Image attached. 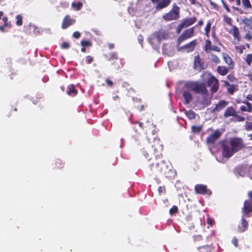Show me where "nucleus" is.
Returning <instances> with one entry per match:
<instances>
[{
  "label": "nucleus",
  "mask_w": 252,
  "mask_h": 252,
  "mask_svg": "<svg viewBox=\"0 0 252 252\" xmlns=\"http://www.w3.org/2000/svg\"><path fill=\"white\" fill-rule=\"evenodd\" d=\"M148 160H152L147 168V172L149 175L161 174L166 177L169 176L170 172H172L171 166L169 163L162 159V157L160 158L154 157Z\"/></svg>",
  "instance_id": "1"
},
{
  "label": "nucleus",
  "mask_w": 252,
  "mask_h": 252,
  "mask_svg": "<svg viewBox=\"0 0 252 252\" xmlns=\"http://www.w3.org/2000/svg\"><path fill=\"white\" fill-rule=\"evenodd\" d=\"M222 149V156L229 158L235 153L245 148V145L242 138L233 137L229 139V141L223 140L220 142Z\"/></svg>",
  "instance_id": "2"
},
{
  "label": "nucleus",
  "mask_w": 252,
  "mask_h": 252,
  "mask_svg": "<svg viewBox=\"0 0 252 252\" xmlns=\"http://www.w3.org/2000/svg\"><path fill=\"white\" fill-rule=\"evenodd\" d=\"M185 87L195 94H200L202 97L200 103L204 107H207L210 104L211 98L209 96L208 90L203 83H200L199 81H188L185 84Z\"/></svg>",
  "instance_id": "3"
},
{
  "label": "nucleus",
  "mask_w": 252,
  "mask_h": 252,
  "mask_svg": "<svg viewBox=\"0 0 252 252\" xmlns=\"http://www.w3.org/2000/svg\"><path fill=\"white\" fill-rule=\"evenodd\" d=\"M202 81L206 83L207 86L210 87V92L213 94L219 89L220 83L216 78L211 73L208 71H204L201 76Z\"/></svg>",
  "instance_id": "4"
},
{
  "label": "nucleus",
  "mask_w": 252,
  "mask_h": 252,
  "mask_svg": "<svg viewBox=\"0 0 252 252\" xmlns=\"http://www.w3.org/2000/svg\"><path fill=\"white\" fill-rule=\"evenodd\" d=\"M180 8L176 3H174L171 9L167 13L164 14L162 18L165 21L168 22L176 20L180 18Z\"/></svg>",
  "instance_id": "5"
},
{
  "label": "nucleus",
  "mask_w": 252,
  "mask_h": 252,
  "mask_svg": "<svg viewBox=\"0 0 252 252\" xmlns=\"http://www.w3.org/2000/svg\"><path fill=\"white\" fill-rule=\"evenodd\" d=\"M154 157L160 158L162 157L163 146L158 138H155L152 145Z\"/></svg>",
  "instance_id": "6"
},
{
  "label": "nucleus",
  "mask_w": 252,
  "mask_h": 252,
  "mask_svg": "<svg viewBox=\"0 0 252 252\" xmlns=\"http://www.w3.org/2000/svg\"><path fill=\"white\" fill-rule=\"evenodd\" d=\"M194 27L184 31L179 36L177 40V45L179 46L180 44L184 41L193 37L195 35Z\"/></svg>",
  "instance_id": "7"
},
{
  "label": "nucleus",
  "mask_w": 252,
  "mask_h": 252,
  "mask_svg": "<svg viewBox=\"0 0 252 252\" xmlns=\"http://www.w3.org/2000/svg\"><path fill=\"white\" fill-rule=\"evenodd\" d=\"M152 3L155 5L156 10H160L167 7L170 4L171 0H151Z\"/></svg>",
  "instance_id": "8"
},
{
  "label": "nucleus",
  "mask_w": 252,
  "mask_h": 252,
  "mask_svg": "<svg viewBox=\"0 0 252 252\" xmlns=\"http://www.w3.org/2000/svg\"><path fill=\"white\" fill-rule=\"evenodd\" d=\"M194 190L197 194L208 195L212 194V191L207 188L206 185L203 184L196 185L194 187Z\"/></svg>",
  "instance_id": "9"
},
{
  "label": "nucleus",
  "mask_w": 252,
  "mask_h": 252,
  "mask_svg": "<svg viewBox=\"0 0 252 252\" xmlns=\"http://www.w3.org/2000/svg\"><path fill=\"white\" fill-rule=\"evenodd\" d=\"M242 213L243 216L246 217H250L251 213H252V203L249 200H246L244 202L243 207L242 208Z\"/></svg>",
  "instance_id": "10"
},
{
  "label": "nucleus",
  "mask_w": 252,
  "mask_h": 252,
  "mask_svg": "<svg viewBox=\"0 0 252 252\" xmlns=\"http://www.w3.org/2000/svg\"><path fill=\"white\" fill-rule=\"evenodd\" d=\"M204 63L198 54L194 57L193 68L195 70L201 71L204 69Z\"/></svg>",
  "instance_id": "11"
},
{
  "label": "nucleus",
  "mask_w": 252,
  "mask_h": 252,
  "mask_svg": "<svg viewBox=\"0 0 252 252\" xmlns=\"http://www.w3.org/2000/svg\"><path fill=\"white\" fill-rule=\"evenodd\" d=\"M197 40L194 39L189 43L182 46L180 49L179 50L185 51L188 53L191 52L194 50L195 47L197 44Z\"/></svg>",
  "instance_id": "12"
},
{
  "label": "nucleus",
  "mask_w": 252,
  "mask_h": 252,
  "mask_svg": "<svg viewBox=\"0 0 252 252\" xmlns=\"http://www.w3.org/2000/svg\"><path fill=\"white\" fill-rule=\"evenodd\" d=\"M76 22V20L72 19L69 15H66L63 19L62 28L66 29Z\"/></svg>",
  "instance_id": "13"
},
{
  "label": "nucleus",
  "mask_w": 252,
  "mask_h": 252,
  "mask_svg": "<svg viewBox=\"0 0 252 252\" xmlns=\"http://www.w3.org/2000/svg\"><path fill=\"white\" fill-rule=\"evenodd\" d=\"M220 135L221 133L219 130H215L214 133L209 135L207 138L206 141L207 143L214 145Z\"/></svg>",
  "instance_id": "14"
},
{
  "label": "nucleus",
  "mask_w": 252,
  "mask_h": 252,
  "mask_svg": "<svg viewBox=\"0 0 252 252\" xmlns=\"http://www.w3.org/2000/svg\"><path fill=\"white\" fill-rule=\"evenodd\" d=\"M228 104V102L224 100H220L212 110V113H218L223 109Z\"/></svg>",
  "instance_id": "15"
},
{
  "label": "nucleus",
  "mask_w": 252,
  "mask_h": 252,
  "mask_svg": "<svg viewBox=\"0 0 252 252\" xmlns=\"http://www.w3.org/2000/svg\"><path fill=\"white\" fill-rule=\"evenodd\" d=\"M198 252H215V247L212 244H206L197 248Z\"/></svg>",
  "instance_id": "16"
},
{
  "label": "nucleus",
  "mask_w": 252,
  "mask_h": 252,
  "mask_svg": "<svg viewBox=\"0 0 252 252\" xmlns=\"http://www.w3.org/2000/svg\"><path fill=\"white\" fill-rule=\"evenodd\" d=\"M154 37L157 39L158 41L165 39L168 37V34L165 31L159 30L153 33Z\"/></svg>",
  "instance_id": "17"
},
{
  "label": "nucleus",
  "mask_w": 252,
  "mask_h": 252,
  "mask_svg": "<svg viewBox=\"0 0 252 252\" xmlns=\"http://www.w3.org/2000/svg\"><path fill=\"white\" fill-rule=\"evenodd\" d=\"M237 113L236 110L233 106H229L226 108L223 113L224 118L234 117Z\"/></svg>",
  "instance_id": "18"
},
{
  "label": "nucleus",
  "mask_w": 252,
  "mask_h": 252,
  "mask_svg": "<svg viewBox=\"0 0 252 252\" xmlns=\"http://www.w3.org/2000/svg\"><path fill=\"white\" fill-rule=\"evenodd\" d=\"M241 220V223L238 226V231L242 233L248 229L249 224L244 216L242 217Z\"/></svg>",
  "instance_id": "19"
},
{
  "label": "nucleus",
  "mask_w": 252,
  "mask_h": 252,
  "mask_svg": "<svg viewBox=\"0 0 252 252\" xmlns=\"http://www.w3.org/2000/svg\"><path fill=\"white\" fill-rule=\"evenodd\" d=\"M231 27V29L228 31V32L232 34L235 39H237L238 41H240L241 38L239 29L234 25L232 26Z\"/></svg>",
  "instance_id": "20"
},
{
  "label": "nucleus",
  "mask_w": 252,
  "mask_h": 252,
  "mask_svg": "<svg viewBox=\"0 0 252 252\" xmlns=\"http://www.w3.org/2000/svg\"><path fill=\"white\" fill-rule=\"evenodd\" d=\"M196 20L197 19L195 17H188L184 19L182 23L185 27H187L195 23Z\"/></svg>",
  "instance_id": "21"
},
{
  "label": "nucleus",
  "mask_w": 252,
  "mask_h": 252,
  "mask_svg": "<svg viewBox=\"0 0 252 252\" xmlns=\"http://www.w3.org/2000/svg\"><path fill=\"white\" fill-rule=\"evenodd\" d=\"M242 103L245 104L246 106L243 105L241 106L240 107V110L241 111L248 112L250 113L252 112V104H251L247 100L242 101Z\"/></svg>",
  "instance_id": "22"
},
{
  "label": "nucleus",
  "mask_w": 252,
  "mask_h": 252,
  "mask_svg": "<svg viewBox=\"0 0 252 252\" xmlns=\"http://www.w3.org/2000/svg\"><path fill=\"white\" fill-rule=\"evenodd\" d=\"M183 96L185 99L184 104L186 105L189 104L193 99L192 95L189 91H184Z\"/></svg>",
  "instance_id": "23"
},
{
  "label": "nucleus",
  "mask_w": 252,
  "mask_h": 252,
  "mask_svg": "<svg viewBox=\"0 0 252 252\" xmlns=\"http://www.w3.org/2000/svg\"><path fill=\"white\" fill-rule=\"evenodd\" d=\"M68 90L66 91L67 94L70 96H75L77 94V91L75 89V86L71 84L68 86Z\"/></svg>",
  "instance_id": "24"
},
{
  "label": "nucleus",
  "mask_w": 252,
  "mask_h": 252,
  "mask_svg": "<svg viewBox=\"0 0 252 252\" xmlns=\"http://www.w3.org/2000/svg\"><path fill=\"white\" fill-rule=\"evenodd\" d=\"M223 58L225 62L230 66V68H232L233 66L234 65V62L230 57L227 54H224Z\"/></svg>",
  "instance_id": "25"
},
{
  "label": "nucleus",
  "mask_w": 252,
  "mask_h": 252,
  "mask_svg": "<svg viewBox=\"0 0 252 252\" xmlns=\"http://www.w3.org/2000/svg\"><path fill=\"white\" fill-rule=\"evenodd\" d=\"M217 69L219 74L221 76L225 75L228 71V69L226 67L222 66H218Z\"/></svg>",
  "instance_id": "26"
},
{
  "label": "nucleus",
  "mask_w": 252,
  "mask_h": 252,
  "mask_svg": "<svg viewBox=\"0 0 252 252\" xmlns=\"http://www.w3.org/2000/svg\"><path fill=\"white\" fill-rule=\"evenodd\" d=\"M208 59L212 63H215L216 64H218L220 63V62L218 57L212 53L209 55Z\"/></svg>",
  "instance_id": "27"
},
{
  "label": "nucleus",
  "mask_w": 252,
  "mask_h": 252,
  "mask_svg": "<svg viewBox=\"0 0 252 252\" xmlns=\"http://www.w3.org/2000/svg\"><path fill=\"white\" fill-rule=\"evenodd\" d=\"M212 25V22L211 20L207 21L206 25L205 28V34L207 37H209V33L210 32L211 28Z\"/></svg>",
  "instance_id": "28"
},
{
  "label": "nucleus",
  "mask_w": 252,
  "mask_h": 252,
  "mask_svg": "<svg viewBox=\"0 0 252 252\" xmlns=\"http://www.w3.org/2000/svg\"><path fill=\"white\" fill-rule=\"evenodd\" d=\"M237 85L231 84L228 88H227V92L229 94L232 95L235 91H237Z\"/></svg>",
  "instance_id": "29"
},
{
  "label": "nucleus",
  "mask_w": 252,
  "mask_h": 252,
  "mask_svg": "<svg viewBox=\"0 0 252 252\" xmlns=\"http://www.w3.org/2000/svg\"><path fill=\"white\" fill-rule=\"evenodd\" d=\"M213 46L211 45V41L209 39H206L205 40V44L204 46V51L206 53H209L211 51V49Z\"/></svg>",
  "instance_id": "30"
},
{
  "label": "nucleus",
  "mask_w": 252,
  "mask_h": 252,
  "mask_svg": "<svg viewBox=\"0 0 252 252\" xmlns=\"http://www.w3.org/2000/svg\"><path fill=\"white\" fill-rule=\"evenodd\" d=\"M105 56L109 61L117 60L118 59V56L116 52H111L109 54V56Z\"/></svg>",
  "instance_id": "31"
},
{
  "label": "nucleus",
  "mask_w": 252,
  "mask_h": 252,
  "mask_svg": "<svg viewBox=\"0 0 252 252\" xmlns=\"http://www.w3.org/2000/svg\"><path fill=\"white\" fill-rule=\"evenodd\" d=\"M243 7L245 9H250L252 7L250 0H242Z\"/></svg>",
  "instance_id": "32"
},
{
  "label": "nucleus",
  "mask_w": 252,
  "mask_h": 252,
  "mask_svg": "<svg viewBox=\"0 0 252 252\" xmlns=\"http://www.w3.org/2000/svg\"><path fill=\"white\" fill-rule=\"evenodd\" d=\"M242 22L246 26L251 27L252 26V16L250 18H244Z\"/></svg>",
  "instance_id": "33"
},
{
  "label": "nucleus",
  "mask_w": 252,
  "mask_h": 252,
  "mask_svg": "<svg viewBox=\"0 0 252 252\" xmlns=\"http://www.w3.org/2000/svg\"><path fill=\"white\" fill-rule=\"evenodd\" d=\"M64 166V164L63 163L62 160L57 159L55 161V168L57 169H62Z\"/></svg>",
  "instance_id": "34"
},
{
  "label": "nucleus",
  "mask_w": 252,
  "mask_h": 252,
  "mask_svg": "<svg viewBox=\"0 0 252 252\" xmlns=\"http://www.w3.org/2000/svg\"><path fill=\"white\" fill-rule=\"evenodd\" d=\"M245 119L246 118L244 117L238 115L237 113L236 115L233 117V121L235 122H244Z\"/></svg>",
  "instance_id": "35"
},
{
  "label": "nucleus",
  "mask_w": 252,
  "mask_h": 252,
  "mask_svg": "<svg viewBox=\"0 0 252 252\" xmlns=\"http://www.w3.org/2000/svg\"><path fill=\"white\" fill-rule=\"evenodd\" d=\"M71 6L73 8H75L76 10L78 11L80 10L83 6L82 2L79 1L77 2H72Z\"/></svg>",
  "instance_id": "36"
},
{
  "label": "nucleus",
  "mask_w": 252,
  "mask_h": 252,
  "mask_svg": "<svg viewBox=\"0 0 252 252\" xmlns=\"http://www.w3.org/2000/svg\"><path fill=\"white\" fill-rule=\"evenodd\" d=\"M185 114L188 118L190 120L194 119L195 118V114L192 110L186 111Z\"/></svg>",
  "instance_id": "37"
},
{
  "label": "nucleus",
  "mask_w": 252,
  "mask_h": 252,
  "mask_svg": "<svg viewBox=\"0 0 252 252\" xmlns=\"http://www.w3.org/2000/svg\"><path fill=\"white\" fill-rule=\"evenodd\" d=\"M223 21L229 26H232V19L227 16L226 15H224L223 16Z\"/></svg>",
  "instance_id": "38"
},
{
  "label": "nucleus",
  "mask_w": 252,
  "mask_h": 252,
  "mask_svg": "<svg viewBox=\"0 0 252 252\" xmlns=\"http://www.w3.org/2000/svg\"><path fill=\"white\" fill-rule=\"evenodd\" d=\"M202 127L201 126H191V130L193 133H199L202 130Z\"/></svg>",
  "instance_id": "39"
},
{
  "label": "nucleus",
  "mask_w": 252,
  "mask_h": 252,
  "mask_svg": "<svg viewBox=\"0 0 252 252\" xmlns=\"http://www.w3.org/2000/svg\"><path fill=\"white\" fill-rule=\"evenodd\" d=\"M81 45L83 47H91L92 46V43L89 40H82L80 42Z\"/></svg>",
  "instance_id": "40"
},
{
  "label": "nucleus",
  "mask_w": 252,
  "mask_h": 252,
  "mask_svg": "<svg viewBox=\"0 0 252 252\" xmlns=\"http://www.w3.org/2000/svg\"><path fill=\"white\" fill-rule=\"evenodd\" d=\"M16 25L18 26H21L23 24V17L21 15H18L16 17Z\"/></svg>",
  "instance_id": "41"
},
{
  "label": "nucleus",
  "mask_w": 252,
  "mask_h": 252,
  "mask_svg": "<svg viewBox=\"0 0 252 252\" xmlns=\"http://www.w3.org/2000/svg\"><path fill=\"white\" fill-rule=\"evenodd\" d=\"M245 61L248 65H251L252 62V54H249L247 55Z\"/></svg>",
  "instance_id": "42"
},
{
  "label": "nucleus",
  "mask_w": 252,
  "mask_h": 252,
  "mask_svg": "<svg viewBox=\"0 0 252 252\" xmlns=\"http://www.w3.org/2000/svg\"><path fill=\"white\" fill-rule=\"evenodd\" d=\"M2 21L4 22V26L11 27L12 26V24L10 21L8 22V18L6 16H4L2 18Z\"/></svg>",
  "instance_id": "43"
},
{
  "label": "nucleus",
  "mask_w": 252,
  "mask_h": 252,
  "mask_svg": "<svg viewBox=\"0 0 252 252\" xmlns=\"http://www.w3.org/2000/svg\"><path fill=\"white\" fill-rule=\"evenodd\" d=\"M178 212V208L177 206L174 205L172 207V208L169 210V213L171 215L175 214L177 213Z\"/></svg>",
  "instance_id": "44"
},
{
  "label": "nucleus",
  "mask_w": 252,
  "mask_h": 252,
  "mask_svg": "<svg viewBox=\"0 0 252 252\" xmlns=\"http://www.w3.org/2000/svg\"><path fill=\"white\" fill-rule=\"evenodd\" d=\"M235 49L238 53H239V54H242L243 52V50L245 49V48L244 45H241L240 46H236L235 47Z\"/></svg>",
  "instance_id": "45"
},
{
  "label": "nucleus",
  "mask_w": 252,
  "mask_h": 252,
  "mask_svg": "<svg viewBox=\"0 0 252 252\" xmlns=\"http://www.w3.org/2000/svg\"><path fill=\"white\" fill-rule=\"evenodd\" d=\"M245 127L248 131L252 130V122H247L245 125Z\"/></svg>",
  "instance_id": "46"
},
{
  "label": "nucleus",
  "mask_w": 252,
  "mask_h": 252,
  "mask_svg": "<svg viewBox=\"0 0 252 252\" xmlns=\"http://www.w3.org/2000/svg\"><path fill=\"white\" fill-rule=\"evenodd\" d=\"M206 221L208 224L209 225V226L208 227H209V226H213V224L215 223L214 220L210 217H208L207 218Z\"/></svg>",
  "instance_id": "47"
},
{
  "label": "nucleus",
  "mask_w": 252,
  "mask_h": 252,
  "mask_svg": "<svg viewBox=\"0 0 252 252\" xmlns=\"http://www.w3.org/2000/svg\"><path fill=\"white\" fill-rule=\"evenodd\" d=\"M86 60L87 63L90 64L93 62L94 58L93 57H92L91 56H87L86 57Z\"/></svg>",
  "instance_id": "48"
},
{
  "label": "nucleus",
  "mask_w": 252,
  "mask_h": 252,
  "mask_svg": "<svg viewBox=\"0 0 252 252\" xmlns=\"http://www.w3.org/2000/svg\"><path fill=\"white\" fill-rule=\"evenodd\" d=\"M227 78L230 82H234L236 80L235 77L233 75H232V74H228L227 76Z\"/></svg>",
  "instance_id": "49"
},
{
  "label": "nucleus",
  "mask_w": 252,
  "mask_h": 252,
  "mask_svg": "<svg viewBox=\"0 0 252 252\" xmlns=\"http://www.w3.org/2000/svg\"><path fill=\"white\" fill-rule=\"evenodd\" d=\"M184 28H185V26L183 25L182 23L181 22L177 27V32L179 33Z\"/></svg>",
  "instance_id": "50"
},
{
  "label": "nucleus",
  "mask_w": 252,
  "mask_h": 252,
  "mask_svg": "<svg viewBox=\"0 0 252 252\" xmlns=\"http://www.w3.org/2000/svg\"><path fill=\"white\" fill-rule=\"evenodd\" d=\"M146 107H147V105L143 104L139 106H137V108L139 111H144Z\"/></svg>",
  "instance_id": "51"
},
{
  "label": "nucleus",
  "mask_w": 252,
  "mask_h": 252,
  "mask_svg": "<svg viewBox=\"0 0 252 252\" xmlns=\"http://www.w3.org/2000/svg\"><path fill=\"white\" fill-rule=\"evenodd\" d=\"M142 154L144 156V157L145 158L147 159V160L148 159H150V158H154V157H149V155L148 153L145 150H143L142 151Z\"/></svg>",
  "instance_id": "52"
},
{
  "label": "nucleus",
  "mask_w": 252,
  "mask_h": 252,
  "mask_svg": "<svg viewBox=\"0 0 252 252\" xmlns=\"http://www.w3.org/2000/svg\"><path fill=\"white\" fill-rule=\"evenodd\" d=\"M69 47V44L66 42H63L62 45V48L63 49H68Z\"/></svg>",
  "instance_id": "53"
},
{
  "label": "nucleus",
  "mask_w": 252,
  "mask_h": 252,
  "mask_svg": "<svg viewBox=\"0 0 252 252\" xmlns=\"http://www.w3.org/2000/svg\"><path fill=\"white\" fill-rule=\"evenodd\" d=\"M80 36H81V34L78 31H76V32H74L73 33V36L75 38L78 39V38H79L80 37Z\"/></svg>",
  "instance_id": "54"
},
{
  "label": "nucleus",
  "mask_w": 252,
  "mask_h": 252,
  "mask_svg": "<svg viewBox=\"0 0 252 252\" xmlns=\"http://www.w3.org/2000/svg\"><path fill=\"white\" fill-rule=\"evenodd\" d=\"M105 82L107 84V85L109 86V87H112L114 83L112 81H111L110 79H109V78H107L105 80Z\"/></svg>",
  "instance_id": "55"
},
{
  "label": "nucleus",
  "mask_w": 252,
  "mask_h": 252,
  "mask_svg": "<svg viewBox=\"0 0 252 252\" xmlns=\"http://www.w3.org/2000/svg\"><path fill=\"white\" fill-rule=\"evenodd\" d=\"M211 50L220 52V48L217 46H213L211 49Z\"/></svg>",
  "instance_id": "56"
},
{
  "label": "nucleus",
  "mask_w": 252,
  "mask_h": 252,
  "mask_svg": "<svg viewBox=\"0 0 252 252\" xmlns=\"http://www.w3.org/2000/svg\"><path fill=\"white\" fill-rule=\"evenodd\" d=\"M248 176L252 180V164L250 166L248 171Z\"/></svg>",
  "instance_id": "57"
},
{
  "label": "nucleus",
  "mask_w": 252,
  "mask_h": 252,
  "mask_svg": "<svg viewBox=\"0 0 252 252\" xmlns=\"http://www.w3.org/2000/svg\"><path fill=\"white\" fill-rule=\"evenodd\" d=\"M232 243L236 247H237L238 245V241L236 238H233L232 240Z\"/></svg>",
  "instance_id": "58"
},
{
  "label": "nucleus",
  "mask_w": 252,
  "mask_h": 252,
  "mask_svg": "<svg viewBox=\"0 0 252 252\" xmlns=\"http://www.w3.org/2000/svg\"><path fill=\"white\" fill-rule=\"evenodd\" d=\"M194 239L195 241L202 240L203 239L202 236L200 235H197L194 236Z\"/></svg>",
  "instance_id": "59"
},
{
  "label": "nucleus",
  "mask_w": 252,
  "mask_h": 252,
  "mask_svg": "<svg viewBox=\"0 0 252 252\" xmlns=\"http://www.w3.org/2000/svg\"><path fill=\"white\" fill-rule=\"evenodd\" d=\"M229 2H235L237 6L241 5L240 0H228Z\"/></svg>",
  "instance_id": "60"
},
{
  "label": "nucleus",
  "mask_w": 252,
  "mask_h": 252,
  "mask_svg": "<svg viewBox=\"0 0 252 252\" xmlns=\"http://www.w3.org/2000/svg\"><path fill=\"white\" fill-rule=\"evenodd\" d=\"M203 25V19H200L197 23V24L195 25V27H201Z\"/></svg>",
  "instance_id": "61"
},
{
  "label": "nucleus",
  "mask_w": 252,
  "mask_h": 252,
  "mask_svg": "<svg viewBox=\"0 0 252 252\" xmlns=\"http://www.w3.org/2000/svg\"><path fill=\"white\" fill-rule=\"evenodd\" d=\"M244 37H245V38H246L249 40H251L252 36L250 34L247 33L245 35Z\"/></svg>",
  "instance_id": "62"
},
{
  "label": "nucleus",
  "mask_w": 252,
  "mask_h": 252,
  "mask_svg": "<svg viewBox=\"0 0 252 252\" xmlns=\"http://www.w3.org/2000/svg\"><path fill=\"white\" fill-rule=\"evenodd\" d=\"M248 196L250 200L252 203V190L249 191L248 193Z\"/></svg>",
  "instance_id": "63"
},
{
  "label": "nucleus",
  "mask_w": 252,
  "mask_h": 252,
  "mask_svg": "<svg viewBox=\"0 0 252 252\" xmlns=\"http://www.w3.org/2000/svg\"><path fill=\"white\" fill-rule=\"evenodd\" d=\"M231 84H230L228 81H223V85L225 87H227L228 88Z\"/></svg>",
  "instance_id": "64"
}]
</instances>
